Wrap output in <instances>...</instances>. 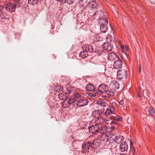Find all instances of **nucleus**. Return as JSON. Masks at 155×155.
Instances as JSON below:
<instances>
[{
	"instance_id": "nucleus-1",
	"label": "nucleus",
	"mask_w": 155,
	"mask_h": 155,
	"mask_svg": "<svg viewBox=\"0 0 155 155\" xmlns=\"http://www.w3.org/2000/svg\"><path fill=\"white\" fill-rule=\"evenodd\" d=\"M95 94L100 95L104 94H107V96L103 95L106 99H108L110 97V96H114L115 93L108 89L107 86L104 84H101L98 87V90L95 91Z\"/></svg>"
},
{
	"instance_id": "nucleus-2",
	"label": "nucleus",
	"mask_w": 155,
	"mask_h": 155,
	"mask_svg": "<svg viewBox=\"0 0 155 155\" xmlns=\"http://www.w3.org/2000/svg\"><path fill=\"white\" fill-rule=\"evenodd\" d=\"M93 16L94 18L98 19V21H104V22L108 23V20L107 18L105 16L104 12L101 10L97 11L94 13Z\"/></svg>"
},
{
	"instance_id": "nucleus-3",
	"label": "nucleus",
	"mask_w": 155,
	"mask_h": 155,
	"mask_svg": "<svg viewBox=\"0 0 155 155\" xmlns=\"http://www.w3.org/2000/svg\"><path fill=\"white\" fill-rule=\"evenodd\" d=\"M101 140L102 143L105 146V147L107 148H110L111 147V144L110 141L112 139H110V135L107 136L105 134H103Z\"/></svg>"
},
{
	"instance_id": "nucleus-4",
	"label": "nucleus",
	"mask_w": 155,
	"mask_h": 155,
	"mask_svg": "<svg viewBox=\"0 0 155 155\" xmlns=\"http://www.w3.org/2000/svg\"><path fill=\"white\" fill-rule=\"evenodd\" d=\"M110 139L115 141L118 143H122L124 140V137L123 136L120 135L117 136L116 134H110Z\"/></svg>"
},
{
	"instance_id": "nucleus-5",
	"label": "nucleus",
	"mask_w": 155,
	"mask_h": 155,
	"mask_svg": "<svg viewBox=\"0 0 155 155\" xmlns=\"http://www.w3.org/2000/svg\"><path fill=\"white\" fill-rule=\"evenodd\" d=\"M104 111V109L103 108L101 109L96 110L92 114V116L95 117V119L98 118V117H101Z\"/></svg>"
},
{
	"instance_id": "nucleus-6",
	"label": "nucleus",
	"mask_w": 155,
	"mask_h": 155,
	"mask_svg": "<svg viewBox=\"0 0 155 155\" xmlns=\"http://www.w3.org/2000/svg\"><path fill=\"white\" fill-rule=\"evenodd\" d=\"M127 75V71L124 69L120 70L117 72V78L120 79L125 78Z\"/></svg>"
},
{
	"instance_id": "nucleus-7",
	"label": "nucleus",
	"mask_w": 155,
	"mask_h": 155,
	"mask_svg": "<svg viewBox=\"0 0 155 155\" xmlns=\"http://www.w3.org/2000/svg\"><path fill=\"white\" fill-rule=\"evenodd\" d=\"M115 127L114 126H108L107 127L106 126H105L102 127L101 125V128H100V130H101L100 132L103 133L105 134L107 132H110L114 129Z\"/></svg>"
},
{
	"instance_id": "nucleus-8",
	"label": "nucleus",
	"mask_w": 155,
	"mask_h": 155,
	"mask_svg": "<svg viewBox=\"0 0 155 155\" xmlns=\"http://www.w3.org/2000/svg\"><path fill=\"white\" fill-rule=\"evenodd\" d=\"M16 8L15 5L11 3H8L5 5V10L12 12L15 10Z\"/></svg>"
},
{
	"instance_id": "nucleus-9",
	"label": "nucleus",
	"mask_w": 155,
	"mask_h": 155,
	"mask_svg": "<svg viewBox=\"0 0 155 155\" xmlns=\"http://www.w3.org/2000/svg\"><path fill=\"white\" fill-rule=\"evenodd\" d=\"M88 101L85 98H82L77 100L76 105L78 107H81L87 104Z\"/></svg>"
},
{
	"instance_id": "nucleus-10",
	"label": "nucleus",
	"mask_w": 155,
	"mask_h": 155,
	"mask_svg": "<svg viewBox=\"0 0 155 155\" xmlns=\"http://www.w3.org/2000/svg\"><path fill=\"white\" fill-rule=\"evenodd\" d=\"M109 87L111 89L114 90H117L120 87V85L118 82L113 81L110 83Z\"/></svg>"
},
{
	"instance_id": "nucleus-11",
	"label": "nucleus",
	"mask_w": 155,
	"mask_h": 155,
	"mask_svg": "<svg viewBox=\"0 0 155 155\" xmlns=\"http://www.w3.org/2000/svg\"><path fill=\"white\" fill-rule=\"evenodd\" d=\"M101 126H99L97 124H95V125H93L90 127L89 128V131L93 134L96 133L97 132H98L99 130H100V128H101Z\"/></svg>"
},
{
	"instance_id": "nucleus-12",
	"label": "nucleus",
	"mask_w": 155,
	"mask_h": 155,
	"mask_svg": "<svg viewBox=\"0 0 155 155\" xmlns=\"http://www.w3.org/2000/svg\"><path fill=\"white\" fill-rule=\"evenodd\" d=\"M98 23L100 25V30L102 32L105 33L107 29V26L105 24H107L106 22H104V21H98Z\"/></svg>"
},
{
	"instance_id": "nucleus-13",
	"label": "nucleus",
	"mask_w": 155,
	"mask_h": 155,
	"mask_svg": "<svg viewBox=\"0 0 155 155\" xmlns=\"http://www.w3.org/2000/svg\"><path fill=\"white\" fill-rule=\"evenodd\" d=\"M83 50L87 53H91L93 51V48L91 45H84L82 47Z\"/></svg>"
},
{
	"instance_id": "nucleus-14",
	"label": "nucleus",
	"mask_w": 155,
	"mask_h": 155,
	"mask_svg": "<svg viewBox=\"0 0 155 155\" xmlns=\"http://www.w3.org/2000/svg\"><path fill=\"white\" fill-rule=\"evenodd\" d=\"M145 111L148 113L150 116H154L155 114L154 110L153 107L151 106L146 107L145 109Z\"/></svg>"
},
{
	"instance_id": "nucleus-15",
	"label": "nucleus",
	"mask_w": 155,
	"mask_h": 155,
	"mask_svg": "<svg viewBox=\"0 0 155 155\" xmlns=\"http://www.w3.org/2000/svg\"><path fill=\"white\" fill-rule=\"evenodd\" d=\"M118 60H116L114 62L113 66L114 68L119 69L121 68L122 66V62L121 60L117 58Z\"/></svg>"
},
{
	"instance_id": "nucleus-16",
	"label": "nucleus",
	"mask_w": 155,
	"mask_h": 155,
	"mask_svg": "<svg viewBox=\"0 0 155 155\" xmlns=\"http://www.w3.org/2000/svg\"><path fill=\"white\" fill-rule=\"evenodd\" d=\"M69 95H68L66 92H62L59 93L58 97L61 100H64V101H66L67 98L68 97Z\"/></svg>"
},
{
	"instance_id": "nucleus-17",
	"label": "nucleus",
	"mask_w": 155,
	"mask_h": 155,
	"mask_svg": "<svg viewBox=\"0 0 155 155\" xmlns=\"http://www.w3.org/2000/svg\"><path fill=\"white\" fill-rule=\"evenodd\" d=\"M91 147V142H89L87 143H85L83 144L82 151L83 152H86Z\"/></svg>"
},
{
	"instance_id": "nucleus-18",
	"label": "nucleus",
	"mask_w": 155,
	"mask_h": 155,
	"mask_svg": "<svg viewBox=\"0 0 155 155\" xmlns=\"http://www.w3.org/2000/svg\"><path fill=\"white\" fill-rule=\"evenodd\" d=\"M105 121V119L102 117H98L97 119H95V124L100 126H101V124Z\"/></svg>"
},
{
	"instance_id": "nucleus-19",
	"label": "nucleus",
	"mask_w": 155,
	"mask_h": 155,
	"mask_svg": "<svg viewBox=\"0 0 155 155\" xmlns=\"http://www.w3.org/2000/svg\"><path fill=\"white\" fill-rule=\"evenodd\" d=\"M117 58H118L117 56L114 53H109L108 54L107 58L108 60L113 61Z\"/></svg>"
},
{
	"instance_id": "nucleus-20",
	"label": "nucleus",
	"mask_w": 155,
	"mask_h": 155,
	"mask_svg": "<svg viewBox=\"0 0 155 155\" xmlns=\"http://www.w3.org/2000/svg\"><path fill=\"white\" fill-rule=\"evenodd\" d=\"M128 145L125 142H124L120 144V149L122 152L127 151L128 150Z\"/></svg>"
},
{
	"instance_id": "nucleus-21",
	"label": "nucleus",
	"mask_w": 155,
	"mask_h": 155,
	"mask_svg": "<svg viewBox=\"0 0 155 155\" xmlns=\"http://www.w3.org/2000/svg\"><path fill=\"white\" fill-rule=\"evenodd\" d=\"M86 89L88 91H93L94 93H95V91H96L95 90V86L91 84H88L86 86Z\"/></svg>"
},
{
	"instance_id": "nucleus-22",
	"label": "nucleus",
	"mask_w": 155,
	"mask_h": 155,
	"mask_svg": "<svg viewBox=\"0 0 155 155\" xmlns=\"http://www.w3.org/2000/svg\"><path fill=\"white\" fill-rule=\"evenodd\" d=\"M67 92L66 93L68 95L71 94H73L74 92V89L72 87L67 86L66 87Z\"/></svg>"
},
{
	"instance_id": "nucleus-23",
	"label": "nucleus",
	"mask_w": 155,
	"mask_h": 155,
	"mask_svg": "<svg viewBox=\"0 0 155 155\" xmlns=\"http://www.w3.org/2000/svg\"><path fill=\"white\" fill-rule=\"evenodd\" d=\"M97 5V4L96 2L94 1H92L90 2L88 5V6L89 7L92 8H95Z\"/></svg>"
},
{
	"instance_id": "nucleus-24",
	"label": "nucleus",
	"mask_w": 155,
	"mask_h": 155,
	"mask_svg": "<svg viewBox=\"0 0 155 155\" xmlns=\"http://www.w3.org/2000/svg\"><path fill=\"white\" fill-rule=\"evenodd\" d=\"M103 46L104 47V49L105 50L109 51L112 50V47L109 43L104 44L103 45Z\"/></svg>"
},
{
	"instance_id": "nucleus-25",
	"label": "nucleus",
	"mask_w": 155,
	"mask_h": 155,
	"mask_svg": "<svg viewBox=\"0 0 155 155\" xmlns=\"http://www.w3.org/2000/svg\"><path fill=\"white\" fill-rule=\"evenodd\" d=\"M98 140H94L92 143L91 142V147L92 148H96L99 145Z\"/></svg>"
},
{
	"instance_id": "nucleus-26",
	"label": "nucleus",
	"mask_w": 155,
	"mask_h": 155,
	"mask_svg": "<svg viewBox=\"0 0 155 155\" xmlns=\"http://www.w3.org/2000/svg\"><path fill=\"white\" fill-rule=\"evenodd\" d=\"M54 89L57 92H59L60 91H62L63 87L61 86L60 85H55L54 87Z\"/></svg>"
},
{
	"instance_id": "nucleus-27",
	"label": "nucleus",
	"mask_w": 155,
	"mask_h": 155,
	"mask_svg": "<svg viewBox=\"0 0 155 155\" xmlns=\"http://www.w3.org/2000/svg\"><path fill=\"white\" fill-rule=\"evenodd\" d=\"M79 56L82 58H84L86 57L87 55L88 54L87 52L85 51H81L79 54Z\"/></svg>"
},
{
	"instance_id": "nucleus-28",
	"label": "nucleus",
	"mask_w": 155,
	"mask_h": 155,
	"mask_svg": "<svg viewBox=\"0 0 155 155\" xmlns=\"http://www.w3.org/2000/svg\"><path fill=\"white\" fill-rule=\"evenodd\" d=\"M97 104L100 106L105 107L106 105V102L103 101L99 100L97 101Z\"/></svg>"
},
{
	"instance_id": "nucleus-29",
	"label": "nucleus",
	"mask_w": 155,
	"mask_h": 155,
	"mask_svg": "<svg viewBox=\"0 0 155 155\" xmlns=\"http://www.w3.org/2000/svg\"><path fill=\"white\" fill-rule=\"evenodd\" d=\"M76 100H77L75 99L74 97H71L69 98L68 100V104L69 105L73 103Z\"/></svg>"
},
{
	"instance_id": "nucleus-30",
	"label": "nucleus",
	"mask_w": 155,
	"mask_h": 155,
	"mask_svg": "<svg viewBox=\"0 0 155 155\" xmlns=\"http://www.w3.org/2000/svg\"><path fill=\"white\" fill-rule=\"evenodd\" d=\"M5 8L2 5H0V14L3 15L5 13Z\"/></svg>"
},
{
	"instance_id": "nucleus-31",
	"label": "nucleus",
	"mask_w": 155,
	"mask_h": 155,
	"mask_svg": "<svg viewBox=\"0 0 155 155\" xmlns=\"http://www.w3.org/2000/svg\"><path fill=\"white\" fill-rule=\"evenodd\" d=\"M111 114H111V112H110V110H109V108H108L105 112L104 115L105 116H107L108 115H110Z\"/></svg>"
},
{
	"instance_id": "nucleus-32",
	"label": "nucleus",
	"mask_w": 155,
	"mask_h": 155,
	"mask_svg": "<svg viewBox=\"0 0 155 155\" xmlns=\"http://www.w3.org/2000/svg\"><path fill=\"white\" fill-rule=\"evenodd\" d=\"M38 0H28V3L31 4H35L37 3Z\"/></svg>"
},
{
	"instance_id": "nucleus-33",
	"label": "nucleus",
	"mask_w": 155,
	"mask_h": 155,
	"mask_svg": "<svg viewBox=\"0 0 155 155\" xmlns=\"http://www.w3.org/2000/svg\"><path fill=\"white\" fill-rule=\"evenodd\" d=\"M82 95L81 94L79 93H76L74 94V97L76 98H79L81 97Z\"/></svg>"
},
{
	"instance_id": "nucleus-34",
	"label": "nucleus",
	"mask_w": 155,
	"mask_h": 155,
	"mask_svg": "<svg viewBox=\"0 0 155 155\" xmlns=\"http://www.w3.org/2000/svg\"><path fill=\"white\" fill-rule=\"evenodd\" d=\"M74 0H66L64 3H67L69 4H71L74 2Z\"/></svg>"
},
{
	"instance_id": "nucleus-35",
	"label": "nucleus",
	"mask_w": 155,
	"mask_h": 155,
	"mask_svg": "<svg viewBox=\"0 0 155 155\" xmlns=\"http://www.w3.org/2000/svg\"><path fill=\"white\" fill-rule=\"evenodd\" d=\"M109 108L111 112V114H114V107L112 106H110V107Z\"/></svg>"
},
{
	"instance_id": "nucleus-36",
	"label": "nucleus",
	"mask_w": 155,
	"mask_h": 155,
	"mask_svg": "<svg viewBox=\"0 0 155 155\" xmlns=\"http://www.w3.org/2000/svg\"><path fill=\"white\" fill-rule=\"evenodd\" d=\"M115 120L117 121H120L122 120V118L119 116H117L115 117Z\"/></svg>"
},
{
	"instance_id": "nucleus-37",
	"label": "nucleus",
	"mask_w": 155,
	"mask_h": 155,
	"mask_svg": "<svg viewBox=\"0 0 155 155\" xmlns=\"http://www.w3.org/2000/svg\"><path fill=\"white\" fill-rule=\"evenodd\" d=\"M69 106L68 104H65V101H64L62 103V106L64 108H66L67 107Z\"/></svg>"
},
{
	"instance_id": "nucleus-38",
	"label": "nucleus",
	"mask_w": 155,
	"mask_h": 155,
	"mask_svg": "<svg viewBox=\"0 0 155 155\" xmlns=\"http://www.w3.org/2000/svg\"><path fill=\"white\" fill-rule=\"evenodd\" d=\"M137 91L138 93H141L142 88L140 87H139L137 89Z\"/></svg>"
},
{
	"instance_id": "nucleus-39",
	"label": "nucleus",
	"mask_w": 155,
	"mask_h": 155,
	"mask_svg": "<svg viewBox=\"0 0 155 155\" xmlns=\"http://www.w3.org/2000/svg\"><path fill=\"white\" fill-rule=\"evenodd\" d=\"M119 103L120 105H122L124 104V101L123 99H122L119 101Z\"/></svg>"
},
{
	"instance_id": "nucleus-40",
	"label": "nucleus",
	"mask_w": 155,
	"mask_h": 155,
	"mask_svg": "<svg viewBox=\"0 0 155 155\" xmlns=\"http://www.w3.org/2000/svg\"><path fill=\"white\" fill-rule=\"evenodd\" d=\"M85 24V23L84 22H82L80 23V26H81L82 27H83V26H84V25Z\"/></svg>"
},
{
	"instance_id": "nucleus-41",
	"label": "nucleus",
	"mask_w": 155,
	"mask_h": 155,
	"mask_svg": "<svg viewBox=\"0 0 155 155\" xmlns=\"http://www.w3.org/2000/svg\"><path fill=\"white\" fill-rule=\"evenodd\" d=\"M89 95L91 97H95V94L89 93Z\"/></svg>"
},
{
	"instance_id": "nucleus-42",
	"label": "nucleus",
	"mask_w": 155,
	"mask_h": 155,
	"mask_svg": "<svg viewBox=\"0 0 155 155\" xmlns=\"http://www.w3.org/2000/svg\"><path fill=\"white\" fill-rule=\"evenodd\" d=\"M120 48H121V49H122V51H123V50H124V45H121V46H120Z\"/></svg>"
},
{
	"instance_id": "nucleus-43",
	"label": "nucleus",
	"mask_w": 155,
	"mask_h": 155,
	"mask_svg": "<svg viewBox=\"0 0 155 155\" xmlns=\"http://www.w3.org/2000/svg\"><path fill=\"white\" fill-rule=\"evenodd\" d=\"M141 93H138V96L139 97H142V95L141 94Z\"/></svg>"
},
{
	"instance_id": "nucleus-44",
	"label": "nucleus",
	"mask_w": 155,
	"mask_h": 155,
	"mask_svg": "<svg viewBox=\"0 0 155 155\" xmlns=\"http://www.w3.org/2000/svg\"><path fill=\"white\" fill-rule=\"evenodd\" d=\"M125 49L126 50L128 51L129 49L128 47L127 46H125Z\"/></svg>"
},
{
	"instance_id": "nucleus-45",
	"label": "nucleus",
	"mask_w": 155,
	"mask_h": 155,
	"mask_svg": "<svg viewBox=\"0 0 155 155\" xmlns=\"http://www.w3.org/2000/svg\"><path fill=\"white\" fill-rule=\"evenodd\" d=\"M133 143L132 142V141L131 140L130 141V147H131L133 145Z\"/></svg>"
},
{
	"instance_id": "nucleus-46",
	"label": "nucleus",
	"mask_w": 155,
	"mask_h": 155,
	"mask_svg": "<svg viewBox=\"0 0 155 155\" xmlns=\"http://www.w3.org/2000/svg\"><path fill=\"white\" fill-rule=\"evenodd\" d=\"M112 123H114V124H117V122L114 121L112 122Z\"/></svg>"
},
{
	"instance_id": "nucleus-47",
	"label": "nucleus",
	"mask_w": 155,
	"mask_h": 155,
	"mask_svg": "<svg viewBox=\"0 0 155 155\" xmlns=\"http://www.w3.org/2000/svg\"><path fill=\"white\" fill-rule=\"evenodd\" d=\"M132 150H133V155H134V148H133V149H131Z\"/></svg>"
},
{
	"instance_id": "nucleus-48",
	"label": "nucleus",
	"mask_w": 155,
	"mask_h": 155,
	"mask_svg": "<svg viewBox=\"0 0 155 155\" xmlns=\"http://www.w3.org/2000/svg\"><path fill=\"white\" fill-rule=\"evenodd\" d=\"M85 62L86 63H87V61H86L84 60H83L82 61V62Z\"/></svg>"
},
{
	"instance_id": "nucleus-49",
	"label": "nucleus",
	"mask_w": 155,
	"mask_h": 155,
	"mask_svg": "<svg viewBox=\"0 0 155 155\" xmlns=\"http://www.w3.org/2000/svg\"><path fill=\"white\" fill-rule=\"evenodd\" d=\"M14 0L15 2H18L19 1V0Z\"/></svg>"
},
{
	"instance_id": "nucleus-50",
	"label": "nucleus",
	"mask_w": 155,
	"mask_h": 155,
	"mask_svg": "<svg viewBox=\"0 0 155 155\" xmlns=\"http://www.w3.org/2000/svg\"><path fill=\"white\" fill-rule=\"evenodd\" d=\"M140 71H141V69L140 68Z\"/></svg>"
}]
</instances>
